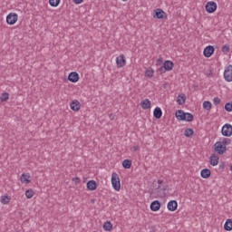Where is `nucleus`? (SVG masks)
Masks as SVG:
<instances>
[{
  "instance_id": "1",
  "label": "nucleus",
  "mask_w": 232,
  "mask_h": 232,
  "mask_svg": "<svg viewBox=\"0 0 232 232\" xmlns=\"http://www.w3.org/2000/svg\"><path fill=\"white\" fill-rule=\"evenodd\" d=\"M229 144H231V140L229 138H223L214 144V150L218 155H224L227 150V146Z\"/></svg>"
},
{
  "instance_id": "2",
  "label": "nucleus",
  "mask_w": 232,
  "mask_h": 232,
  "mask_svg": "<svg viewBox=\"0 0 232 232\" xmlns=\"http://www.w3.org/2000/svg\"><path fill=\"white\" fill-rule=\"evenodd\" d=\"M175 115L178 121H185L186 122H191L194 118L193 114L189 112H184V111L182 110H179L178 111H176Z\"/></svg>"
},
{
  "instance_id": "3",
  "label": "nucleus",
  "mask_w": 232,
  "mask_h": 232,
  "mask_svg": "<svg viewBox=\"0 0 232 232\" xmlns=\"http://www.w3.org/2000/svg\"><path fill=\"white\" fill-rule=\"evenodd\" d=\"M111 186L115 191H121V178H119V174L113 172L111 174Z\"/></svg>"
},
{
  "instance_id": "4",
  "label": "nucleus",
  "mask_w": 232,
  "mask_h": 232,
  "mask_svg": "<svg viewBox=\"0 0 232 232\" xmlns=\"http://www.w3.org/2000/svg\"><path fill=\"white\" fill-rule=\"evenodd\" d=\"M217 3L210 1L206 4L205 9L208 14H215L217 12Z\"/></svg>"
},
{
  "instance_id": "5",
  "label": "nucleus",
  "mask_w": 232,
  "mask_h": 232,
  "mask_svg": "<svg viewBox=\"0 0 232 232\" xmlns=\"http://www.w3.org/2000/svg\"><path fill=\"white\" fill-rule=\"evenodd\" d=\"M221 133L223 137H231L232 135V125L229 123H226L223 125L221 129Z\"/></svg>"
},
{
  "instance_id": "6",
  "label": "nucleus",
  "mask_w": 232,
  "mask_h": 232,
  "mask_svg": "<svg viewBox=\"0 0 232 232\" xmlns=\"http://www.w3.org/2000/svg\"><path fill=\"white\" fill-rule=\"evenodd\" d=\"M153 18L154 19H168V14H166V12H164V10L158 8L154 11Z\"/></svg>"
},
{
  "instance_id": "7",
  "label": "nucleus",
  "mask_w": 232,
  "mask_h": 232,
  "mask_svg": "<svg viewBox=\"0 0 232 232\" xmlns=\"http://www.w3.org/2000/svg\"><path fill=\"white\" fill-rule=\"evenodd\" d=\"M224 79L227 82H232V65H228L224 71Z\"/></svg>"
},
{
  "instance_id": "8",
  "label": "nucleus",
  "mask_w": 232,
  "mask_h": 232,
  "mask_svg": "<svg viewBox=\"0 0 232 232\" xmlns=\"http://www.w3.org/2000/svg\"><path fill=\"white\" fill-rule=\"evenodd\" d=\"M18 19H19V15H17V14L10 13L6 16V23H7V24H15V23H16V21H18Z\"/></svg>"
},
{
  "instance_id": "9",
  "label": "nucleus",
  "mask_w": 232,
  "mask_h": 232,
  "mask_svg": "<svg viewBox=\"0 0 232 232\" xmlns=\"http://www.w3.org/2000/svg\"><path fill=\"white\" fill-rule=\"evenodd\" d=\"M125 64H126V58L124 57V54H121L116 57L117 68H124Z\"/></svg>"
},
{
  "instance_id": "10",
  "label": "nucleus",
  "mask_w": 232,
  "mask_h": 232,
  "mask_svg": "<svg viewBox=\"0 0 232 232\" xmlns=\"http://www.w3.org/2000/svg\"><path fill=\"white\" fill-rule=\"evenodd\" d=\"M213 53H215V47L213 45L207 46L203 51L204 57L209 58Z\"/></svg>"
},
{
  "instance_id": "11",
  "label": "nucleus",
  "mask_w": 232,
  "mask_h": 232,
  "mask_svg": "<svg viewBox=\"0 0 232 232\" xmlns=\"http://www.w3.org/2000/svg\"><path fill=\"white\" fill-rule=\"evenodd\" d=\"M177 208H179V203L177 200H170L167 204V209L169 211H177Z\"/></svg>"
},
{
  "instance_id": "12",
  "label": "nucleus",
  "mask_w": 232,
  "mask_h": 232,
  "mask_svg": "<svg viewBox=\"0 0 232 232\" xmlns=\"http://www.w3.org/2000/svg\"><path fill=\"white\" fill-rule=\"evenodd\" d=\"M220 160V157L217 154H211L209 157V164L210 166H218V162Z\"/></svg>"
},
{
  "instance_id": "13",
  "label": "nucleus",
  "mask_w": 232,
  "mask_h": 232,
  "mask_svg": "<svg viewBox=\"0 0 232 232\" xmlns=\"http://www.w3.org/2000/svg\"><path fill=\"white\" fill-rule=\"evenodd\" d=\"M70 108L72 110V111H79L81 110V102H79L77 100H74L71 102Z\"/></svg>"
},
{
  "instance_id": "14",
  "label": "nucleus",
  "mask_w": 232,
  "mask_h": 232,
  "mask_svg": "<svg viewBox=\"0 0 232 232\" xmlns=\"http://www.w3.org/2000/svg\"><path fill=\"white\" fill-rule=\"evenodd\" d=\"M68 81H70V82H79V73H77L76 72H72L69 73Z\"/></svg>"
},
{
  "instance_id": "15",
  "label": "nucleus",
  "mask_w": 232,
  "mask_h": 232,
  "mask_svg": "<svg viewBox=\"0 0 232 232\" xmlns=\"http://www.w3.org/2000/svg\"><path fill=\"white\" fill-rule=\"evenodd\" d=\"M30 173H24L20 177V181L22 182V184H30Z\"/></svg>"
},
{
  "instance_id": "16",
  "label": "nucleus",
  "mask_w": 232,
  "mask_h": 232,
  "mask_svg": "<svg viewBox=\"0 0 232 232\" xmlns=\"http://www.w3.org/2000/svg\"><path fill=\"white\" fill-rule=\"evenodd\" d=\"M173 62L169 60L165 61L163 63V67L166 72H171L173 70Z\"/></svg>"
},
{
  "instance_id": "17",
  "label": "nucleus",
  "mask_w": 232,
  "mask_h": 232,
  "mask_svg": "<svg viewBox=\"0 0 232 232\" xmlns=\"http://www.w3.org/2000/svg\"><path fill=\"white\" fill-rule=\"evenodd\" d=\"M140 106L142 110H150V108H151V101H150V99H145L141 101Z\"/></svg>"
},
{
  "instance_id": "18",
  "label": "nucleus",
  "mask_w": 232,
  "mask_h": 232,
  "mask_svg": "<svg viewBox=\"0 0 232 232\" xmlns=\"http://www.w3.org/2000/svg\"><path fill=\"white\" fill-rule=\"evenodd\" d=\"M200 176L202 179H209L211 177V170L209 169H203L200 171Z\"/></svg>"
},
{
  "instance_id": "19",
  "label": "nucleus",
  "mask_w": 232,
  "mask_h": 232,
  "mask_svg": "<svg viewBox=\"0 0 232 232\" xmlns=\"http://www.w3.org/2000/svg\"><path fill=\"white\" fill-rule=\"evenodd\" d=\"M150 209L151 211H159L160 209V201L154 200L150 204Z\"/></svg>"
},
{
  "instance_id": "20",
  "label": "nucleus",
  "mask_w": 232,
  "mask_h": 232,
  "mask_svg": "<svg viewBox=\"0 0 232 232\" xmlns=\"http://www.w3.org/2000/svg\"><path fill=\"white\" fill-rule=\"evenodd\" d=\"M87 189H89L90 191H95V189H97V182H95V180L88 181Z\"/></svg>"
},
{
  "instance_id": "21",
  "label": "nucleus",
  "mask_w": 232,
  "mask_h": 232,
  "mask_svg": "<svg viewBox=\"0 0 232 232\" xmlns=\"http://www.w3.org/2000/svg\"><path fill=\"white\" fill-rule=\"evenodd\" d=\"M185 102H186V94L181 93L178 95L177 103L179 104V106H182V104H184Z\"/></svg>"
},
{
  "instance_id": "22",
  "label": "nucleus",
  "mask_w": 232,
  "mask_h": 232,
  "mask_svg": "<svg viewBox=\"0 0 232 232\" xmlns=\"http://www.w3.org/2000/svg\"><path fill=\"white\" fill-rule=\"evenodd\" d=\"M155 119H160L162 117V109L160 107H156L153 111Z\"/></svg>"
},
{
  "instance_id": "23",
  "label": "nucleus",
  "mask_w": 232,
  "mask_h": 232,
  "mask_svg": "<svg viewBox=\"0 0 232 232\" xmlns=\"http://www.w3.org/2000/svg\"><path fill=\"white\" fill-rule=\"evenodd\" d=\"M225 231H232V219H227L224 225Z\"/></svg>"
},
{
  "instance_id": "24",
  "label": "nucleus",
  "mask_w": 232,
  "mask_h": 232,
  "mask_svg": "<svg viewBox=\"0 0 232 232\" xmlns=\"http://www.w3.org/2000/svg\"><path fill=\"white\" fill-rule=\"evenodd\" d=\"M103 229L104 231H111V229H113V225H111V222L107 221L103 224Z\"/></svg>"
},
{
  "instance_id": "25",
  "label": "nucleus",
  "mask_w": 232,
  "mask_h": 232,
  "mask_svg": "<svg viewBox=\"0 0 232 232\" xmlns=\"http://www.w3.org/2000/svg\"><path fill=\"white\" fill-rule=\"evenodd\" d=\"M203 108H204V110H207L208 111H209V110H211V108H213V104L211 103V102L206 101L203 102Z\"/></svg>"
},
{
  "instance_id": "26",
  "label": "nucleus",
  "mask_w": 232,
  "mask_h": 232,
  "mask_svg": "<svg viewBox=\"0 0 232 232\" xmlns=\"http://www.w3.org/2000/svg\"><path fill=\"white\" fill-rule=\"evenodd\" d=\"M61 4V0H49L50 6H53V8H57L59 5Z\"/></svg>"
},
{
  "instance_id": "27",
  "label": "nucleus",
  "mask_w": 232,
  "mask_h": 232,
  "mask_svg": "<svg viewBox=\"0 0 232 232\" xmlns=\"http://www.w3.org/2000/svg\"><path fill=\"white\" fill-rule=\"evenodd\" d=\"M122 166L125 169H130V168H131V160H124L122 161Z\"/></svg>"
},
{
  "instance_id": "28",
  "label": "nucleus",
  "mask_w": 232,
  "mask_h": 232,
  "mask_svg": "<svg viewBox=\"0 0 232 232\" xmlns=\"http://www.w3.org/2000/svg\"><path fill=\"white\" fill-rule=\"evenodd\" d=\"M8 99H10V94H8V92H4L0 96V101H2V102H6Z\"/></svg>"
},
{
  "instance_id": "29",
  "label": "nucleus",
  "mask_w": 232,
  "mask_h": 232,
  "mask_svg": "<svg viewBox=\"0 0 232 232\" xmlns=\"http://www.w3.org/2000/svg\"><path fill=\"white\" fill-rule=\"evenodd\" d=\"M35 195V192L34 189L30 188L25 191V197L26 198H32Z\"/></svg>"
},
{
  "instance_id": "30",
  "label": "nucleus",
  "mask_w": 232,
  "mask_h": 232,
  "mask_svg": "<svg viewBox=\"0 0 232 232\" xmlns=\"http://www.w3.org/2000/svg\"><path fill=\"white\" fill-rule=\"evenodd\" d=\"M154 73H155V72L153 71V69L152 68H149L145 72V76L149 77L150 79H151V77H153Z\"/></svg>"
},
{
  "instance_id": "31",
  "label": "nucleus",
  "mask_w": 232,
  "mask_h": 232,
  "mask_svg": "<svg viewBox=\"0 0 232 232\" xmlns=\"http://www.w3.org/2000/svg\"><path fill=\"white\" fill-rule=\"evenodd\" d=\"M194 133L195 131L193 130V129H186L184 131L185 137H193Z\"/></svg>"
},
{
  "instance_id": "32",
  "label": "nucleus",
  "mask_w": 232,
  "mask_h": 232,
  "mask_svg": "<svg viewBox=\"0 0 232 232\" xmlns=\"http://www.w3.org/2000/svg\"><path fill=\"white\" fill-rule=\"evenodd\" d=\"M0 202H1V204H9L10 198H8L7 196H2Z\"/></svg>"
},
{
  "instance_id": "33",
  "label": "nucleus",
  "mask_w": 232,
  "mask_h": 232,
  "mask_svg": "<svg viewBox=\"0 0 232 232\" xmlns=\"http://www.w3.org/2000/svg\"><path fill=\"white\" fill-rule=\"evenodd\" d=\"M225 110L228 112L232 111V102L225 104Z\"/></svg>"
},
{
  "instance_id": "34",
  "label": "nucleus",
  "mask_w": 232,
  "mask_h": 232,
  "mask_svg": "<svg viewBox=\"0 0 232 232\" xmlns=\"http://www.w3.org/2000/svg\"><path fill=\"white\" fill-rule=\"evenodd\" d=\"M222 52H223V53H228V52H229V45H223L222 46Z\"/></svg>"
},
{
  "instance_id": "35",
  "label": "nucleus",
  "mask_w": 232,
  "mask_h": 232,
  "mask_svg": "<svg viewBox=\"0 0 232 232\" xmlns=\"http://www.w3.org/2000/svg\"><path fill=\"white\" fill-rule=\"evenodd\" d=\"M213 102H214L215 106H218V104H220V98L215 97L213 99Z\"/></svg>"
},
{
  "instance_id": "36",
  "label": "nucleus",
  "mask_w": 232,
  "mask_h": 232,
  "mask_svg": "<svg viewBox=\"0 0 232 232\" xmlns=\"http://www.w3.org/2000/svg\"><path fill=\"white\" fill-rule=\"evenodd\" d=\"M158 73H166V69H164V65L158 69Z\"/></svg>"
},
{
  "instance_id": "37",
  "label": "nucleus",
  "mask_w": 232,
  "mask_h": 232,
  "mask_svg": "<svg viewBox=\"0 0 232 232\" xmlns=\"http://www.w3.org/2000/svg\"><path fill=\"white\" fill-rule=\"evenodd\" d=\"M82 1H84V0H72L74 5H81L82 3Z\"/></svg>"
},
{
  "instance_id": "38",
  "label": "nucleus",
  "mask_w": 232,
  "mask_h": 232,
  "mask_svg": "<svg viewBox=\"0 0 232 232\" xmlns=\"http://www.w3.org/2000/svg\"><path fill=\"white\" fill-rule=\"evenodd\" d=\"M157 63L158 64H160V63H162V58L158 59Z\"/></svg>"
},
{
  "instance_id": "39",
  "label": "nucleus",
  "mask_w": 232,
  "mask_h": 232,
  "mask_svg": "<svg viewBox=\"0 0 232 232\" xmlns=\"http://www.w3.org/2000/svg\"><path fill=\"white\" fill-rule=\"evenodd\" d=\"M109 118L111 119V121H113V114H110Z\"/></svg>"
},
{
  "instance_id": "40",
  "label": "nucleus",
  "mask_w": 232,
  "mask_h": 232,
  "mask_svg": "<svg viewBox=\"0 0 232 232\" xmlns=\"http://www.w3.org/2000/svg\"><path fill=\"white\" fill-rule=\"evenodd\" d=\"M133 150H134V151H137V150H139V146H134Z\"/></svg>"
},
{
  "instance_id": "41",
  "label": "nucleus",
  "mask_w": 232,
  "mask_h": 232,
  "mask_svg": "<svg viewBox=\"0 0 232 232\" xmlns=\"http://www.w3.org/2000/svg\"><path fill=\"white\" fill-rule=\"evenodd\" d=\"M158 184H162V180L159 179Z\"/></svg>"
},
{
  "instance_id": "42",
  "label": "nucleus",
  "mask_w": 232,
  "mask_h": 232,
  "mask_svg": "<svg viewBox=\"0 0 232 232\" xmlns=\"http://www.w3.org/2000/svg\"><path fill=\"white\" fill-rule=\"evenodd\" d=\"M230 171H232V165L230 166Z\"/></svg>"
},
{
  "instance_id": "43",
  "label": "nucleus",
  "mask_w": 232,
  "mask_h": 232,
  "mask_svg": "<svg viewBox=\"0 0 232 232\" xmlns=\"http://www.w3.org/2000/svg\"><path fill=\"white\" fill-rule=\"evenodd\" d=\"M75 180H79V178H75Z\"/></svg>"
},
{
  "instance_id": "44",
  "label": "nucleus",
  "mask_w": 232,
  "mask_h": 232,
  "mask_svg": "<svg viewBox=\"0 0 232 232\" xmlns=\"http://www.w3.org/2000/svg\"><path fill=\"white\" fill-rule=\"evenodd\" d=\"M220 168H224V166H220Z\"/></svg>"
},
{
  "instance_id": "45",
  "label": "nucleus",
  "mask_w": 232,
  "mask_h": 232,
  "mask_svg": "<svg viewBox=\"0 0 232 232\" xmlns=\"http://www.w3.org/2000/svg\"><path fill=\"white\" fill-rule=\"evenodd\" d=\"M220 168H224V166H220Z\"/></svg>"
},
{
  "instance_id": "46",
  "label": "nucleus",
  "mask_w": 232,
  "mask_h": 232,
  "mask_svg": "<svg viewBox=\"0 0 232 232\" xmlns=\"http://www.w3.org/2000/svg\"><path fill=\"white\" fill-rule=\"evenodd\" d=\"M122 1H128V0H122Z\"/></svg>"
}]
</instances>
